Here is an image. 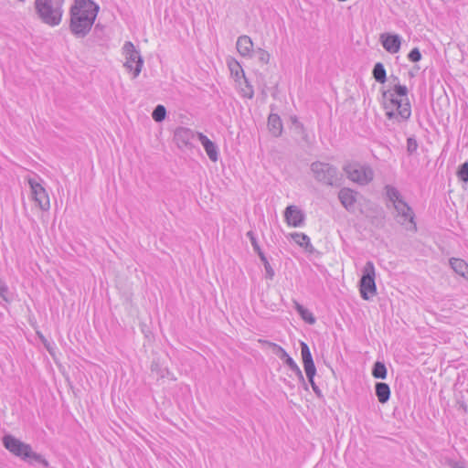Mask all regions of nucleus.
I'll list each match as a JSON object with an SVG mask.
<instances>
[{"instance_id": "cd10ccee", "label": "nucleus", "mask_w": 468, "mask_h": 468, "mask_svg": "<svg viewBox=\"0 0 468 468\" xmlns=\"http://www.w3.org/2000/svg\"><path fill=\"white\" fill-rule=\"evenodd\" d=\"M252 55H255L262 64H268L270 61V53L261 48L255 49Z\"/></svg>"}, {"instance_id": "aec40b11", "label": "nucleus", "mask_w": 468, "mask_h": 468, "mask_svg": "<svg viewBox=\"0 0 468 468\" xmlns=\"http://www.w3.org/2000/svg\"><path fill=\"white\" fill-rule=\"evenodd\" d=\"M291 238L302 248H304L306 251L312 252L314 247L310 241V238L304 233L294 232L291 234Z\"/></svg>"}, {"instance_id": "39448f33", "label": "nucleus", "mask_w": 468, "mask_h": 468, "mask_svg": "<svg viewBox=\"0 0 468 468\" xmlns=\"http://www.w3.org/2000/svg\"><path fill=\"white\" fill-rule=\"evenodd\" d=\"M64 0H36L35 7L41 21L48 26H58L63 15Z\"/></svg>"}, {"instance_id": "de8ad7c7", "label": "nucleus", "mask_w": 468, "mask_h": 468, "mask_svg": "<svg viewBox=\"0 0 468 468\" xmlns=\"http://www.w3.org/2000/svg\"><path fill=\"white\" fill-rule=\"evenodd\" d=\"M103 29V27L101 26L100 24H97L94 27V32H97L98 30H102Z\"/></svg>"}, {"instance_id": "7ed1b4c3", "label": "nucleus", "mask_w": 468, "mask_h": 468, "mask_svg": "<svg viewBox=\"0 0 468 468\" xmlns=\"http://www.w3.org/2000/svg\"><path fill=\"white\" fill-rule=\"evenodd\" d=\"M2 441L7 451L29 464H41L44 467L48 466V462L41 454L35 452L29 444L23 442L15 436L5 434Z\"/></svg>"}, {"instance_id": "6e6552de", "label": "nucleus", "mask_w": 468, "mask_h": 468, "mask_svg": "<svg viewBox=\"0 0 468 468\" xmlns=\"http://www.w3.org/2000/svg\"><path fill=\"white\" fill-rule=\"evenodd\" d=\"M375 266L372 261L366 262L362 270V277L359 281V291L364 300H370L377 294V286L375 282Z\"/></svg>"}, {"instance_id": "423d86ee", "label": "nucleus", "mask_w": 468, "mask_h": 468, "mask_svg": "<svg viewBox=\"0 0 468 468\" xmlns=\"http://www.w3.org/2000/svg\"><path fill=\"white\" fill-rule=\"evenodd\" d=\"M310 168L317 182L328 186H339L341 185L342 176L335 165L315 161L311 164Z\"/></svg>"}, {"instance_id": "20e7f679", "label": "nucleus", "mask_w": 468, "mask_h": 468, "mask_svg": "<svg viewBox=\"0 0 468 468\" xmlns=\"http://www.w3.org/2000/svg\"><path fill=\"white\" fill-rule=\"evenodd\" d=\"M386 195L388 200L393 204L397 212V221L407 226L408 229L416 230V223L414 221V212L409 204L402 198L399 191L393 186L387 185L385 186Z\"/></svg>"}, {"instance_id": "412c9836", "label": "nucleus", "mask_w": 468, "mask_h": 468, "mask_svg": "<svg viewBox=\"0 0 468 468\" xmlns=\"http://www.w3.org/2000/svg\"><path fill=\"white\" fill-rule=\"evenodd\" d=\"M373 78L378 83H385L387 80V74L384 65L381 62L375 64L372 70Z\"/></svg>"}, {"instance_id": "4468645a", "label": "nucleus", "mask_w": 468, "mask_h": 468, "mask_svg": "<svg viewBox=\"0 0 468 468\" xmlns=\"http://www.w3.org/2000/svg\"><path fill=\"white\" fill-rule=\"evenodd\" d=\"M357 192L348 187H343L338 193V198L342 206L348 211H354L356 203Z\"/></svg>"}, {"instance_id": "a878e982", "label": "nucleus", "mask_w": 468, "mask_h": 468, "mask_svg": "<svg viewBox=\"0 0 468 468\" xmlns=\"http://www.w3.org/2000/svg\"><path fill=\"white\" fill-rule=\"evenodd\" d=\"M259 258L261 259V261L264 265V269L266 271V278L269 280H272L275 275V272H274V270L272 269V267L271 266L267 257L265 256L264 253H261V256H259Z\"/></svg>"}, {"instance_id": "4c0bfd02", "label": "nucleus", "mask_w": 468, "mask_h": 468, "mask_svg": "<svg viewBox=\"0 0 468 468\" xmlns=\"http://www.w3.org/2000/svg\"><path fill=\"white\" fill-rule=\"evenodd\" d=\"M446 463L452 468H464V463L463 461H454L452 459H448Z\"/></svg>"}, {"instance_id": "09e8293b", "label": "nucleus", "mask_w": 468, "mask_h": 468, "mask_svg": "<svg viewBox=\"0 0 468 468\" xmlns=\"http://www.w3.org/2000/svg\"><path fill=\"white\" fill-rule=\"evenodd\" d=\"M394 80H399L398 77L392 76Z\"/></svg>"}, {"instance_id": "49530a36", "label": "nucleus", "mask_w": 468, "mask_h": 468, "mask_svg": "<svg viewBox=\"0 0 468 468\" xmlns=\"http://www.w3.org/2000/svg\"><path fill=\"white\" fill-rule=\"evenodd\" d=\"M292 371L295 374L296 377H298L301 374H303V372L300 369V367H298V365L296 367H294V368H292Z\"/></svg>"}, {"instance_id": "f03ea898", "label": "nucleus", "mask_w": 468, "mask_h": 468, "mask_svg": "<svg viewBox=\"0 0 468 468\" xmlns=\"http://www.w3.org/2000/svg\"><path fill=\"white\" fill-rule=\"evenodd\" d=\"M99 5L93 8L87 7H70L69 29L77 37H84L90 31L99 12Z\"/></svg>"}, {"instance_id": "f704fd0d", "label": "nucleus", "mask_w": 468, "mask_h": 468, "mask_svg": "<svg viewBox=\"0 0 468 468\" xmlns=\"http://www.w3.org/2000/svg\"><path fill=\"white\" fill-rule=\"evenodd\" d=\"M408 58L411 62H418L421 59V53L418 48H412L408 54Z\"/></svg>"}, {"instance_id": "dca6fc26", "label": "nucleus", "mask_w": 468, "mask_h": 468, "mask_svg": "<svg viewBox=\"0 0 468 468\" xmlns=\"http://www.w3.org/2000/svg\"><path fill=\"white\" fill-rule=\"evenodd\" d=\"M236 47L242 57H251L254 52L252 40L246 35L238 37Z\"/></svg>"}, {"instance_id": "58836bf2", "label": "nucleus", "mask_w": 468, "mask_h": 468, "mask_svg": "<svg viewBox=\"0 0 468 468\" xmlns=\"http://www.w3.org/2000/svg\"><path fill=\"white\" fill-rule=\"evenodd\" d=\"M308 382L310 383L314 392L315 393V395L318 397V398H323L324 395L322 393V390L320 389V388L316 385V383L314 382V379H312V380H308Z\"/></svg>"}, {"instance_id": "c756f323", "label": "nucleus", "mask_w": 468, "mask_h": 468, "mask_svg": "<svg viewBox=\"0 0 468 468\" xmlns=\"http://www.w3.org/2000/svg\"><path fill=\"white\" fill-rule=\"evenodd\" d=\"M457 176L461 181L468 182V162H464L460 165L457 171Z\"/></svg>"}, {"instance_id": "ea45409f", "label": "nucleus", "mask_w": 468, "mask_h": 468, "mask_svg": "<svg viewBox=\"0 0 468 468\" xmlns=\"http://www.w3.org/2000/svg\"><path fill=\"white\" fill-rule=\"evenodd\" d=\"M386 115H387L388 119H393V118H396V119L398 120V122H402V121L399 119V116L398 115V112H394V109H388V110H387Z\"/></svg>"}, {"instance_id": "0eeeda50", "label": "nucleus", "mask_w": 468, "mask_h": 468, "mask_svg": "<svg viewBox=\"0 0 468 468\" xmlns=\"http://www.w3.org/2000/svg\"><path fill=\"white\" fill-rule=\"evenodd\" d=\"M347 178L360 186L369 184L374 178V171L368 165L358 163H348L343 166Z\"/></svg>"}, {"instance_id": "4be33fe9", "label": "nucleus", "mask_w": 468, "mask_h": 468, "mask_svg": "<svg viewBox=\"0 0 468 468\" xmlns=\"http://www.w3.org/2000/svg\"><path fill=\"white\" fill-rule=\"evenodd\" d=\"M388 375V370L383 362L377 361L372 367V376L375 378L385 379Z\"/></svg>"}, {"instance_id": "72a5a7b5", "label": "nucleus", "mask_w": 468, "mask_h": 468, "mask_svg": "<svg viewBox=\"0 0 468 468\" xmlns=\"http://www.w3.org/2000/svg\"><path fill=\"white\" fill-rule=\"evenodd\" d=\"M303 368H304L307 379L308 380L314 379V376L316 374L315 365L314 364L305 365V366H303Z\"/></svg>"}, {"instance_id": "37998d69", "label": "nucleus", "mask_w": 468, "mask_h": 468, "mask_svg": "<svg viewBox=\"0 0 468 468\" xmlns=\"http://www.w3.org/2000/svg\"><path fill=\"white\" fill-rule=\"evenodd\" d=\"M300 384H302V386L304 388L305 390H308V386H307V383L305 381V378L303 377V374H301L300 376L297 377Z\"/></svg>"}, {"instance_id": "a211bd4d", "label": "nucleus", "mask_w": 468, "mask_h": 468, "mask_svg": "<svg viewBox=\"0 0 468 468\" xmlns=\"http://www.w3.org/2000/svg\"><path fill=\"white\" fill-rule=\"evenodd\" d=\"M375 392L380 403L384 404L388 401L390 398V388L387 383L378 382L375 386Z\"/></svg>"}, {"instance_id": "1a4fd4ad", "label": "nucleus", "mask_w": 468, "mask_h": 468, "mask_svg": "<svg viewBox=\"0 0 468 468\" xmlns=\"http://www.w3.org/2000/svg\"><path fill=\"white\" fill-rule=\"evenodd\" d=\"M122 52L125 56V62L123 66L130 72H133V78H136L140 74L144 64L140 52L135 48L134 45L131 41H126L124 43Z\"/></svg>"}, {"instance_id": "2eb2a0df", "label": "nucleus", "mask_w": 468, "mask_h": 468, "mask_svg": "<svg viewBox=\"0 0 468 468\" xmlns=\"http://www.w3.org/2000/svg\"><path fill=\"white\" fill-rule=\"evenodd\" d=\"M197 136L203 145L207 156L209 159L213 162L218 161V146L214 142H212L210 139H208L205 134L202 133H197Z\"/></svg>"}, {"instance_id": "6ab92c4d", "label": "nucleus", "mask_w": 468, "mask_h": 468, "mask_svg": "<svg viewBox=\"0 0 468 468\" xmlns=\"http://www.w3.org/2000/svg\"><path fill=\"white\" fill-rule=\"evenodd\" d=\"M451 268L459 275L468 280V264L462 259H450Z\"/></svg>"}, {"instance_id": "79ce46f5", "label": "nucleus", "mask_w": 468, "mask_h": 468, "mask_svg": "<svg viewBox=\"0 0 468 468\" xmlns=\"http://www.w3.org/2000/svg\"><path fill=\"white\" fill-rule=\"evenodd\" d=\"M283 363L292 370V368H294V367L297 366V364L295 363V361L291 357L289 356L288 358H286L285 360H283Z\"/></svg>"}, {"instance_id": "7c9ffc66", "label": "nucleus", "mask_w": 468, "mask_h": 468, "mask_svg": "<svg viewBox=\"0 0 468 468\" xmlns=\"http://www.w3.org/2000/svg\"><path fill=\"white\" fill-rule=\"evenodd\" d=\"M271 348L272 349V352L282 361L290 356L285 349L277 344L271 345Z\"/></svg>"}, {"instance_id": "c03bdc74", "label": "nucleus", "mask_w": 468, "mask_h": 468, "mask_svg": "<svg viewBox=\"0 0 468 468\" xmlns=\"http://www.w3.org/2000/svg\"><path fill=\"white\" fill-rule=\"evenodd\" d=\"M246 235L250 239V242L257 239L254 232L252 230L248 231Z\"/></svg>"}, {"instance_id": "b1692460", "label": "nucleus", "mask_w": 468, "mask_h": 468, "mask_svg": "<svg viewBox=\"0 0 468 468\" xmlns=\"http://www.w3.org/2000/svg\"><path fill=\"white\" fill-rule=\"evenodd\" d=\"M300 346H301V355H302L303 365L305 366V365L314 364L308 345L305 342H301Z\"/></svg>"}, {"instance_id": "bb28decb", "label": "nucleus", "mask_w": 468, "mask_h": 468, "mask_svg": "<svg viewBox=\"0 0 468 468\" xmlns=\"http://www.w3.org/2000/svg\"><path fill=\"white\" fill-rule=\"evenodd\" d=\"M151 371L155 373L157 378H164L167 374V368L162 367L158 361H153L151 364Z\"/></svg>"}, {"instance_id": "c85d7f7f", "label": "nucleus", "mask_w": 468, "mask_h": 468, "mask_svg": "<svg viewBox=\"0 0 468 468\" xmlns=\"http://www.w3.org/2000/svg\"><path fill=\"white\" fill-rule=\"evenodd\" d=\"M231 75H234L237 79L239 78L240 74L241 76L245 78L244 70L242 69L241 66L238 61H233L232 63L229 64Z\"/></svg>"}, {"instance_id": "2f4dec72", "label": "nucleus", "mask_w": 468, "mask_h": 468, "mask_svg": "<svg viewBox=\"0 0 468 468\" xmlns=\"http://www.w3.org/2000/svg\"><path fill=\"white\" fill-rule=\"evenodd\" d=\"M94 5H98L92 0H74L72 6L93 8Z\"/></svg>"}, {"instance_id": "393cba45", "label": "nucleus", "mask_w": 468, "mask_h": 468, "mask_svg": "<svg viewBox=\"0 0 468 468\" xmlns=\"http://www.w3.org/2000/svg\"><path fill=\"white\" fill-rule=\"evenodd\" d=\"M166 116V109L164 105L158 104L152 112L153 119L160 122L165 119Z\"/></svg>"}, {"instance_id": "a19ab883", "label": "nucleus", "mask_w": 468, "mask_h": 468, "mask_svg": "<svg viewBox=\"0 0 468 468\" xmlns=\"http://www.w3.org/2000/svg\"><path fill=\"white\" fill-rule=\"evenodd\" d=\"M251 243V246L254 250V251L258 254V256H261V253H263V251L261 250L259 243H258V240H253L250 242Z\"/></svg>"}, {"instance_id": "9d476101", "label": "nucleus", "mask_w": 468, "mask_h": 468, "mask_svg": "<svg viewBox=\"0 0 468 468\" xmlns=\"http://www.w3.org/2000/svg\"><path fill=\"white\" fill-rule=\"evenodd\" d=\"M28 184L31 188L33 199L39 208L48 211L50 207L49 197L46 189L37 180L29 178Z\"/></svg>"}, {"instance_id": "f3484780", "label": "nucleus", "mask_w": 468, "mask_h": 468, "mask_svg": "<svg viewBox=\"0 0 468 468\" xmlns=\"http://www.w3.org/2000/svg\"><path fill=\"white\" fill-rule=\"evenodd\" d=\"M268 128L270 133L279 137L282 133V122L280 116L276 113H271L268 117Z\"/></svg>"}, {"instance_id": "e433bc0d", "label": "nucleus", "mask_w": 468, "mask_h": 468, "mask_svg": "<svg viewBox=\"0 0 468 468\" xmlns=\"http://www.w3.org/2000/svg\"><path fill=\"white\" fill-rule=\"evenodd\" d=\"M245 82H246V89L243 90V96L244 97H247L249 99H251L254 95V90H253V88L252 86L249 83L248 80L245 79Z\"/></svg>"}, {"instance_id": "f257e3e1", "label": "nucleus", "mask_w": 468, "mask_h": 468, "mask_svg": "<svg viewBox=\"0 0 468 468\" xmlns=\"http://www.w3.org/2000/svg\"><path fill=\"white\" fill-rule=\"evenodd\" d=\"M408 93L407 86L401 85L399 82L396 83L392 90L382 92L384 108L386 110L396 109L401 121H408L411 116V106Z\"/></svg>"}, {"instance_id": "f8f14e48", "label": "nucleus", "mask_w": 468, "mask_h": 468, "mask_svg": "<svg viewBox=\"0 0 468 468\" xmlns=\"http://www.w3.org/2000/svg\"><path fill=\"white\" fill-rule=\"evenodd\" d=\"M196 133L193 130L186 127H178L176 129L174 138L178 147H192L191 141L195 138Z\"/></svg>"}, {"instance_id": "473e14b6", "label": "nucleus", "mask_w": 468, "mask_h": 468, "mask_svg": "<svg viewBox=\"0 0 468 468\" xmlns=\"http://www.w3.org/2000/svg\"><path fill=\"white\" fill-rule=\"evenodd\" d=\"M418 149L417 140L413 137H409L407 139V152L409 154H413Z\"/></svg>"}, {"instance_id": "c9c22d12", "label": "nucleus", "mask_w": 468, "mask_h": 468, "mask_svg": "<svg viewBox=\"0 0 468 468\" xmlns=\"http://www.w3.org/2000/svg\"><path fill=\"white\" fill-rule=\"evenodd\" d=\"M8 287L6 286L5 282L0 279V297L3 298V300L8 302Z\"/></svg>"}, {"instance_id": "a18cd8bd", "label": "nucleus", "mask_w": 468, "mask_h": 468, "mask_svg": "<svg viewBox=\"0 0 468 468\" xmlns=\"http://www.w3.org/2000/svg\"><path fill=\"white\" fill-rule=\"evenodd\" d=\"M258 342L261 345H266L270 347H271V345H275V343H272V342H270V341L264 340V339H259Z\"/></svg>"}, {"instance_id": "9b49d317", "label": "nucleus", "mask_w": 468, "mask_h": 468, "mask_svg": "<svg viewBox=\"0 0 468 468\" xmlns=\"http://www.w3.org/2000/svg\"><path fill=\"white\" fill-rule=\"evenodd\" d=\"M284 218L289 226L297 228L303 225L305 215L298 207L291 205L285 208Z\"/></svg>"}, {"instance_id": "ddd939ff", "label": "nucleus", "mask_w": 468, "mask_h": 468, "mask_svg": "<svg viewBox=\"0 0 468 468\" xmlns=\"http://www.w3.org/2000/svg\"><path fill=\"white\" fill-rule=\"evenodd\" d=\"M380 41L383 48L389 53L395 54L399 52L401 45V38L397 34H382Z\"/></svg>"}, {"instance_id": "5701e85b", "label": "nucleus", "mask_w": 468, "mask_h": 468, "mask_svg": "<svg viewBox=\"0 0 468 468\" xmlns=\"http://www.w3.org/2000/svg\"><path fill=\"white\" fill-rule=\"evenodd\" d=\"M296 310L298 314L301 315L302 319L304 320L309 324H314L315 323V317L314 314L302 304L296 303Z\"/></svg>"}]
</instances>
